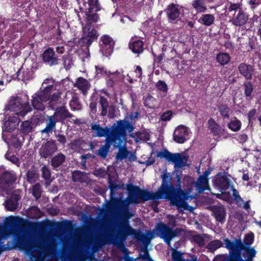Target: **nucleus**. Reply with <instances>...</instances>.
Instances as JSON below:
<instances>
[{
  "mask_svg": "<svg viewBox=\"0 0 261 261\" xmlns=\"http://www.w3.org/2000/svg\"><path fill=\"white\" fill-rule=\"evenodd\" d=\"M165 185L163 184L159 189L158 192L150 193L141 190L137 186L132 185H128L127 189L129 192L128 201L131 203H138L140 202V200L145 201L150 199H167L168 195L162 193L163 190L165 189Z\"/></svg>",
  "mask_w": 261,
  "mask_h": 261,
  "instance_id": "f257e3e1",
  "label": "nucleus"
},
{
  "mask_svg": "<svg viewBox=\"0 0 261 261\" xmlns=\"http://www.w3.org/2000/svg\"><path fill=\"white\" fill-rule=\"evenodd\" d=\"M51 88H54V81L46 79L42 84L41 90L33 96L32 105L35 109L41 111L44 109L47 96Z\"/></svg>",
  "mask_w": 261,
  "mask_h": 261,
  "instance_id": "f03ea898",
  "label": "nucleus"
},
{
  "mask_svg": "<svg viewBox=\"0 0 261 261\" xmlns=\"http://www.w3.org/2000/svg\"><path fill=\"white\" fill-rule=\"evenodd\" d=\"M162 178L163 180V183L162 186L165 185V189L163 190L162 193H165L168 195L167 199L170 200L171 204L178 205V200L181 197L187 198L186 196L189 194L191 191L186 192L181 190L179 187L178 189H175L174 188L168 186V180L170 179V176L167 173H164L162 175Z\"/></svg>",
  "mask_w": 261,
  "mask_h": 261,
  "instance_id": "7ed1b4c3",
  "label": "nucleus"
},
{
  "mask_svg": "<svg viewBox=\"0 0 261 261\" xmlns=\"http://www.w3.org/2000/svg\"><path fill=\"white\" fill-rule=\"evenodd\" d=\"M158 157L165 158L174 164L175 168H181L188 165V157L184 153H171L166 150L157 153Z\"/></svg>",
  "mask_w": 261,
  "mask_h": 261,
  "instance_id": "20e7f679",
  "label": "nucleus"
},
{
  "mask_svg": "<svg viewBox=\"0 0 261 261\" xmlns=\"http://www.w3.org/2000/svg\"><path fill=\"white\" fill-rule=\"evenodd\" d=\"M190 129L184 125L177 126L173 133V139L178 143H184L188 140L191 136Z\"/></svg>",
  "mask_w": 261,
  "mask_h": 261,
  "instance_id": "39448f33",
  "label": "nucleus"
},
{
  "mask_svg": "<svg viewBox=\"0 0 261 261\" xmlns=\"http://www.w3.org/2000/svg\"><path fill=\"white\" fill-rule=\"evenodd\" d=\"M9 109L14 112L16 115L21 116H24L28 112L32 110V108L28 105H22L19 98L10 101Z\"/></svg>",
  "mask_w": 261,
  "mask_h": 261,
  "instance_id": "423d86ee",
  "label": "nucleus"
},
{
  "mask_svg": "<svg viewBox=\"0 0 261 261\" xmlns=\"http://www.w3.org/2000/svg\"><path fill=\"white\" fill-rule=\"evenodd\" d=\"M97 38L96 31L90 24H87L83 28V35L81 38L83 44L89 45Z\"/></svg>",
  "mask_w": 261,
  "mask_h": 261,
  "instance_id": "0eeeda50",
  "label": "nucleus"
},
{
  "mask_svg": "<svg viewBox=\"0 0 261 261\" xmlns=\"http://www.w3.org/2000/svg\"><path fill=\"white\" fill-rule=\"evenodd\" d=\"M215 185L221 189V194H217V197L219 198H222L226 201L229 199V196L226 195V193L223 191L228 189L230 187L229 180L224 177H218L214 181Z\"/></svg>",
  "mask_w": 261,
  "mask_h": 261,
  "instance_id": "6e6552de",
  "label": "nucleus"
},
{
  "mask_svg": "<svg viewBox=\"0 0 261 261\" xmlns=\"http://www.w3.org/2000/svg\"><path fill=\"white\" fill-rule=\"evenodd\" d=\"M185 9L182 7L177 5H169L166 9V13L169 20L170 22H172L176 20L182 15Z\"/></svg>",
  "mask_w": 261,
  "mask_h": 261,
  "instance_id": "1a4fd4ad",
  "label": "nucleus"
},
{
  "mask_svg": "<svg viewBox=\"0 0 261 261\" xmlns=\"http://www.w3.org/2000/svg\"><path fill=\"white\" fill-rule=\"evenodd\" d=\"M101 40L102 42L101 52L103 56L108 57L113 51L114 41L109 36L107 35L102 36Z\"/></svg>",
  "mask_w": 261,
  "mask_h": 261,
  "instance_id": "9d476101",
  "label": "nucleus"
},
{
  "mask_svg": "<svg viewBox=\"0 0 261 261\" xmlns=\"http://www.w3.org/2000/svg\"><path fill=\"white\" fill-rule=\"evenodd\" d=\"M88 8L86 14L89 21L96 22L98 17L96 12L99 10L98 0H88Z\"/></svg>",
  "mask_w": 261,
  "mask_h": 261,
  "instance_id": "9b49d317",
  "label": "nucleus"
},
{
  "mask_svg": "<svg viewBox=\"0 0 261 261\" xmlns=\"http://www.w3.org/2000/svg\"><path fill=\"white\" fill-rule=\"evenodd\" d=\"M157 229L161 237L164 239L165 242L169 245L170 241L175 236V232L163 223L159 224Z\"/></svg>",
  "mask_w": 261,
  "mask_h": 261,
  "instance_id": "f8f14e48",
  "label": "nucleus"
},
{
  "mask_svg": "<svg viewBox=\"0 0 261 261\" xmlns=\"http://www.w3.org/2000/svg\"><path fill=\"white\" fill-rule=\"evenodd\" d=\"M129 48L134 54H140L144 50L143 42L137 37H132L129 42Z\"/></svg>",
  "mask_w": 261,
  "mask_h": 261,
  "instance_id": "ddd939ff",
  "label": "nucleus"
},
{
  "mask_svg": "<svg viewBox=\"0 0 261 261\" xmlns=\"http://www.w3.org/2000/svg\"><path fill=\"white\" fill-rule=\"evenodd\" d=\"M57 150V147L54 142L48 141L43 144L40 150V154L43 158H47Z\"/></svg>",
  "mask_w": 261,
  "mask_h": 261,
  "instance_id": "4468645a",
  "label": "nucleus"
},
{
  "mask_svg": "<svg viewBox=\"0 0 261 261\" xmlns=\"http://www.w3.org/2000/svg\"><path fill=\"white\" fill-rule=\"evenodd\" d=\"M57 84L54 81V88H51L48 92L47 96L46 102L51 107H54L56 106L59 101L60 97V93L57 91V92L53 93L51 96V93L57 89Z\"/></svg>",
  "mask_w": 261,
  "mask_h": 261,
  "instance_id": "2eb2a0df",
  "label": "nucleus"
},
{
  "mask_svg": "<svg viewBox=\"0 0 261 261\" xmlns=\"http://www.w3.org/2000/svg\"><path fill=\"white\" fill-rule=\"evenodd\" d=\"M43 61L50 65L57 64V59L52 48L49 47L42 54Z\"/></svg>",
  "mask_w": 261,
  "mask_h": 261,
  "instance_id": "dca6fc26",
  "label": "nucleus"
},
{
  "mask_svg": "<svg viewBox=\"0 0 261 261\" xmlns=\"http://www.w3.org/2000/svg\"><path fill=\"white\" fill-rule=\"evenodd\" d=\"M19 119L15 116H10L4 123L3 131L12 132L18 126Z\"/></svg>",
  "mask_w": 261,
  "mask_h": 261,
  "instance_id": "f3484780",
  "label": "nucleus"
},
{
  "mask_svg": "<svg viewBox=\"0 0 261 261\" xmlns=\"http://www.w3.org/2000/svg\"><path fill=\"white\" fill-rule=\"evenodd\" d=\"M248 19L247 15L242 10H240L238 14L230 20L235 25L241 26L244 24Z\"/></svg>",
  "mask_w": 261,
  "mask_h": 261,
  "instance_id": "a211bd4d",
  "label": "nucleus"
},
{
  "mask_svg": "<svg viewBox=\"0 0 261 261\" xmlns=\"http://www.w3.org/2000/svg\"><path fill=\"white\" fill-rule=\"evenodd\" d=\"M0 180L5 182H12L15 180V176L12 171H6L4 167H0Z\"/></svg>",
  "mask_w": 261,
  "mask_h": 261,
  "instance_id": "6ab92c4d",
  "label": "nucleus"
},
{
  "mask_svg": "<svg viewBox=\"0 0 261 261\" xmlns=\"http://www.w3.org/2000/svg\"><path fill=\"white\" fill-rule=\"evenodd\" d=\"M208 173H204V174L200 176L197 181L196 183V186L198 189L199 192L203 191L208 189V179L207 176Z\"/></svg>",
  "mask_w": 261,
  "mask_h": 261,
  "instance_id": "aec40b11",
  "label": "nucleus"
},
{
  "mask_svg": "<svg viewBox=\"0 0 261 261\" xmlns=\"http://www.w3.org/2000/svg\"><path fill=\"white\" fill-rule=\"evenodd\" d=\"M214 214L217 221L223 222L226 216V213L224 207L222 206H216L213 208Z\"/></svg>",
  "mask_w": 261,
  "mask_h": 261,
  "instance_id": "412c9836",
  "label": "nucleus"
},
{
  "mask_svg": "<svg viewBox=\"0 0 261 261\" xmlns=\"http://www.w3.org/2000/svg\"><path fill=\"white\" fill-rule=\"evenodd\" d=\"M54 116L56 117V121H62L67 117H70L69 113L66 109L62 107L57 109Z\"/></svg>",
  "mask_w": 261,
  "mask_h": 261,
  "instance_id": "4be33fe9",
  "label": "nucleus"
},
{
  "mask_svg": "<svg viewBox=\"0 0 261 261\" xmlns=\"http://www.w3.org/2000/svg\"><path fill=\"white\" fill-rule=\"evenodd\" d=\"M239 69L240 72L246 79H250L251 78L252 69L251 66L242 63L239 66Z\"/></svg>",
  "mask_w": 261,
  "mask_h": 261,
  "instance_id": "5701e85b",
  "label": "nucleus"
},
{
  "mask_svg": "<svg viewBox=\"0 0 261 261\" xmlns=\"http://www.w3.org/2000/svg\"><path fill=\"white\" fill-rule=\"evenodd\" d=\"M91 128L96 133V136L98 137L107 136L109 133V129L107 127L103 128L97 124H92Z\"/></svg>",
  "mask_w": 261,
  "mask_h": 261,
  "instance_id": "b1692460",
  "label": "nucleus"
},
{
  "mask_svg": "<svg viewBox=\"0 0 261 261\" xmlns=\"http://www.w3.org/2000/svg\"><path fill=\"white\" fill-rule=\"evenodd\" d=\"M215 16L213 14H206L202 15L199 18L198 21L201 24L205 26H210L215 21Z\"/></svg>",
  "mask_w": 261,
  "mask_h": 261,
  "instance_id": "393cba45",
  "label": "nucleus"
},
{
  "mask_svg": "<svg viewBox=\"0 0 261 261\" xmlns=\"http://www.w3.org/2000/svg\"><path fill=\"white\" fill-rule=\"evenodd\" d=\"M74 86L81 90L84 94L89 88L88 81L83 77L78 78Z\"/></svg>",
  "mask_w": 261,
  "mask_h": 261,
  "instance_id": "a878e982",
  "label": "nucleus"
},
{
  "mask_svg": "<svg viewBox=\"0 0 261 261\" xmlns=\"http://www.w3.org/2000/svg\"><path fill=\"white\" fill-rule=\"evenodd\" d=\"M192 6L197 12L202 13L206 10V7L204 4V0H194Z\"/></svg>",
  "mask_w": 261,
  "mask_h": 261,
  "instance_id": "bb28decb",
  "label": "nucleus"
},
{
  "mask_svg": "<svg viewBox=\"0 0 261 261\" xmlns=\"http://www.w3.org/2000/svg\"><path fill=\"white\" fill-rule=\"evenodd\" d=\"M57 121H58L56 120V117L54 115L49 116L48 117V122L47 123L46 127L42 130L41 132L42 133H48L51 132L55 126L56 123Z\"/></svg>",
  "mask_w": 261,
  "mask_h": 261,
  "instance_id": "cd10ccee",
  "label": "nucleus"
},
{
  "mask_svg": "<svg viewBox=\"0 0 261 261\" xmlns=\"http://www.w3.org/2000/svg\"><path fill=\"white\" fill-rule=\"evenodd\" d=\"M117 124L121 130H128L129 132H130L134 129L133 125L125 120L118 121Z\"/></svg>",
  "mask_w": 261,
  "mask_h": 261,
  "instance_id": "c85d7f7f",
  "label": "nucleus"
},
{
  "mask_svg": "<svg viewBox=\"0 0 261 261\" xmlns=\"http://www.w3.org/2000/svg\"><path fill=\"white\" fill-rule=\"evenodd\" d=\"M111 143L109 138L106 139V143L105 146L101 147L98 152V154L102 157L106 158L109 150Z\"/></svg>",
  "mask_w": 261,
  "mask_h": 261,
  "instance_id": "c756f323",
  "label": "nucleus"
},
{
  "mask_svg": "<svg viewBox=\"0 0 261 261\" xmlns=\"http://www.w3.org/2000/svg\"><path fill=\"white\" fill-rule=\"evenodd\" d=\"M228 126L229 129L233 132L239 130L241 127V122L236 118H233L228 123Z\"/></svg>",
  "mask_w": 261,
  "mask_h": 261,
  "instance_id": "7c9ffc66",
  "label": "nucleus"
},
{
  "mask_svg": "<svg viewBox=\"0 0 261 261\" xmlns=\"http://www.w3.org/2000/svg\"><path fill=\"white\" fill-rule=\"evenodd\" d=\"M217 61L221 65H225L230 61V57L228 54L220 53L217 56Z\"/></svg>",
  "mask_w": 261,
  "mask_h": 261,
  "instance_id": "2f4dec72",
  "label": "nucleus"
},
{
  "mask_svg": "<svg viewBox=\"0 0 261 261\" xmlns=\"http://www.w3.org/2000/svg\"><path fill=\"white\" fill-rule=\"evenodd\" d=\"M64 160V155L62 154H59L53 159L51 161L52 165L55 167H57L63 163Z\"/></svg>",
  "mask_w": 261,
  "mask_h": 261,
  "instance_id": "473e14b6",
  "label": "nucleus"
},
{
  "mask_svg": "<svg viewBox=\"0 0 261 261\" xmlns=\"http://www.w3.org/2000/svg\"><path fill=\"white\" fill-rule=\"evenodd\" d=\"M100 103L102 109L101 115L103 116H106L107 114V109L108 108V100L106 98L101 97L100 99Z\"/></svg>",
  "mask_w": 261,
  "mask_h": 261,
  "instance_id": "72a5a7b5",
  "label": "nucleus"
},
{
  "mask_svg": "<svg viewBox=\"0 0 261 261\" xmlns=\"http://www.w3.org/2000/svg\"><path fill=\"white\" fill-rule=\"evenodd\" d=\"M32 130L31 122L29 121H24L21 125V130L24 134L30 132Z\"/></svg>",
  "mask_w": 261,
  "mask_h": 261,
  "instance_id": "f704fd0d",
  "label": "nucleus"
},
{
  "mask_svg": "<svg viewBox=\"0 0 261 261\" xmlns=\"http://www.w3.org/2000/svg\"><path fill=\"white\" fill-rule=\"evenodd\" d=\"M221 246V242L218 240H215L210 242L207 245V248L211 250H215Z\"/></svg>",
  "mask_w": 261,
  "mask_h": 261,
  "instance_id": "c9c22d12",
  "label": "nucleus"
},
{
  "mask_svg": "<svg viewBox=\"0 0 261 261\" xmlns=\"http://www.w3.org/2000/svg\"><path fill=\"white\" fill-rule=\"evenodd\" d=\"M38 176L36 172L34 170H30L28 172L27 178L28 180L30 182H34L38 178Z\"/></svg>",
  "mask_w": 261,
  "mask_h": 261,
  "instance_id": "e433bc0d",
  "label": "nucleus"
},
{
  "mask_svg": "<svg viewBox=\"0 0 261 261\" xmlns=\"http://www.w3.org/2000/svg\"><path fill=\"white\" fill-rule=\"evenodd\" d=\"M71 108L74 110H79L81 109V106L76 97H73L69 103Z\"/></svg>",
  "mask_w": 261,
  "mask_h": 261,
  "instance_id": "4c0bfd02",
  "label": "nucleus"
},
{
  "mask_svg": "<svg viewBox=\"0 0 261 261\" xmlns=\"http://www.w3.org/2000/svg\"><path fill=\"white\" fill-rule=\"evenodd\" d=\"M129 152L126 148H120L119 152L116 156L117 160H123L128 156Z\"/></svg>",
  "mask_w": 261,
  "mask_h": 261,
  "instance_id": "58836bf2",
  "label": "nucleus"
},
{
  "mask_svg": "<svg viewBox=\"0 0 261 261\" xmlns=\"http://www.w3.org/2000/svg\"><path fill=\"white\" fill-rule=\"evenodd\" d=\"M241 5L239 3L233 4L230 3L226 7V9L228 12H231L232 11H237L238 10H241Z\"/></svg>",
  "mask_w": 261,
  "mask_h": 261,
  "instance_id": "ea45409f",
  "label": "nucleus"
},
{
  "mask_svg": "<svg viewBox=\"0 0 261 261\" xmlns=\"http://www.w3.org/2000/svg\"><path fill=\"white\" fill-rule=\"evenodd\" d=\"M219 112L224 118H228L229 116V109L226 106H221L219 109Z\"/></svg>",
  "mask_w": 261,
  "mask_h": 261,
  "instance_id": "a19ab883",
  "label": "nucleus"
},
{
  "mask_svg": "<svg viewBox=\"0 0 261 261\" xmlns=\"http://www.w3.org/2000/svg\"><path fill=\"white\" fill-rule=\"evenodd\" d=\"M225 247L231 251L235 250L238 248L237 242L234 243L230 242L227 239L224 240Z\"/></svg>",
  "mask_w": 261,
  "mask_h": 261,
  "instance_id": "79ce46f5",
  "label": "nucleus"
},
{
  "mask_svg": "<svg viewBox=\"0 0 261 261\" xmlns=\"http://www.w3.org/2000/svg\"><path fill=\"white\" fill-rule=\"evenodd\" d=\"M156 86L159 90L164 92L168 91V86L164 81H159L156 83Z\"/></svg>",
  "mask_w": 261,
  "mask_h": 261,
  "instance_id": "37998d69",
  "label": "nucleus"
},
{
  "mask_svg": "<svg viewBox=\"0 0 261 261\" xmlns=\"http://www.w3.org/2000/svg\"><path fill=\"white\" fill-rule=\"evenodd\" d=\"M245 86V94L246 96H250L253 87L252 85L249 82H247L244 85Z\"/></svg>",
  "mask_w": 261,
  "mask_h": 261,
  "instance_id": "c03bdc74",
  "label": "nucleus"
},
{
  "mask_svg": "<svg viewBox=\"0 0 261 261\" xmlns=\"http://www.w3.org/2000/svg\"><path fill=\"white\" fill-rule=\"evenodd\" d=\"M6 206L7 210L13 211L16 208L17 204L15 202H13L12 200H8L6 203Z\"/></svg>",
  "mask_w": 261,
  "mask_h": 261,
  "instance_id": "a18cd8bd",
  "label": "nucleus"
},
{
  "mask_svg": "<svg viewBox=\"0 0 261 261\" xmlns=\"http://www.w3.org/2000/svg\"><path fill=\"white\" fill-rule=\"evenodd\" d=\"M254 240V235L252 233H248L246 235L244 243L247 245L251 244Z\"/></svg>",
  "mask_w": 261,
  "mask_h": 261,
  "instance_id": "49530a36",
  "label": "nucleus"
},
{
  "mask_svg": "<svg viewBox=\"0 0 261 261\" xmlns=\"http://www.w3.org/2000/svg\"><path fill=\"white\" fill-rule=\"evenodd\" d=\"M6 158L11 161L12 163L15 164L19 166V162L17 158L14 155H11L10 153H7L6 154Z\"/></svg>",
  "mask_w": 261,
  "mask_h": 261,
  "instance_id": "de8ad7c7",
  "label": "nucleus"
},
{
  "mask_svg": "<svg viewBox=\"0 0 261 261\" xmlns=\"http://www.w3.org/2000/svg\"><path fill=\"white\" fill-rule=\"evenodd\" d=\"M172 115V114L171 111H167L162 115L161 120L162 121L170 120L171 118Z\"/></svg>",
  "mask_w": 261,
  "mask_h": 261,
  "instance_id": "09e8293b",
  "label": "nucleus"
},
{
  "mask_svg": "<svg viewBox=\"0 0 261 261\" xmlns=\"http://www.w3.org/2000/svg\"><path fill=\"white\" fill-rule=\"evenodd\" d=\"M42 176L45 179H48L50 176L49 169L46 166H44L42 168Z\"/></svg>",
  "mask_w": 261,
  "mask_h": 261,
  "instance_id": "8fccbe9b",
  "label": "nucleus"
},
{
  "mask_svg": "<svg viewBox=\"0 0 261 261\" xmlns=\"http://www.w3.org/2000/svg\"><path fill=\"white\" fill-rule=\"evenodd\" d=\"M96 75L98 76L107 74V71L102 67L95 66Z\"/></svg>",
  "mask_w": 261,
  "mask_h": 261,
  "instance_id": "3c124183",
  "label": "nucleus"
},
{
  "mask_svg": "<svg viewBox=\"0 0 261 261\" xmlns=\"http://www.w3.org/2000/svg\"><path fill=\"white\" fill-rule=\"evenodd\" d=\"M246 251L248 255V258L249 259H251L253 257L255 256L256 251L253 248H249L247 249Z\"/></svg>",
  "mask_w": 261,
  "mask_h": 261,
  "instance_id": "603ef678",
  "label": "nucleus"
},
{
  "mask_svg": "<svg viewBox=\"0 0 261 261\" xmlns=\"http://www.w3.org/2000/svg\"><path fill=\"white\" fill-rule=\"evenodd\" d=\"M33 194L36 198L39 197L40 195V189L38 185H35L33 188Z\"/></svg>",
  "mask_w": 261,
  "mask_h": 261,
  "instance_id": "864d4df0",
  "label": "nucleus"
},
{
  "mask_svg": "<svg viewBox=\"0 0 261 261\" xmlns=\"http://www.w3.org/2000/svg\"><path fill=\"white\" fill-rule=\"evenodd\" d=\"M260 4L261 0H250L249 2V4L251 6L252 9H254Z\"/></svg>",
  "mask_w": 261,
  "mask_h": 261,
  "instance_id": "5fc2aeb1",
  "label": "nucleus"
},
{
  "mask_svg": "<svg viewBox=\"0 0 261 261\" xmlns=\"http://www.w3.org/2000/svg\"><path fill=\"white\" fill-rule=\"evenodd\" d=\"M33 77V73L32 71L29 70L26 71L23 73V80L24 81H28L30 79H32Z\"/></svg>",
  "mask_w": 261,
  "mask_h": 261,
  "instance_id": "6e6d98bb",
  "label": "nucleus"
},
{
  "mask_svg": "<svg viewBox=\"0 0 261 261\" xmlns=\"http://www.w3.org/2000/svg\"><path fill=\"white\" fill-rule=\"evenodd\" d=\"M82 172L79 171H74L72 173V179L74 181L81 180Z\"/></svg>",
  "mask_w": 261,
  "mask_h": 261,
  "instance_id": "4d7b16f0",
  "label": "nucleus"
},
{
  "mask_svg": "<svg viewBox=\"0 0 261 261\" xmlns=\"http://www.w3.org/2000/svg\"><path fill=\"white\" fill-rule=\"evenodd\" d=\"M194 239L199 246H202L204 245L203 240L200 236H195Z\"/></svg>",
  "mask_w": 261,
  "mask_h": 261,
  "instance_id": "13d9d810",
  "label": "nucleus"
},
{
  "mask_svg": "<svg viewBox=\"0 0 261 261\" xmlns=\"http://www.w3.org/2000/svg\"><path fill=\"white\" fill-rule=\"evenodd\" d=\"M139 137L143 141L148 140L149 138L148 134L145 133H140Z\"/></svg>",
  "mask_w": 261,
  "mask_h": 261,
  "instance_id": "bf43d9fd",
  "label": "nucleus"
},
{
  "mask_svg": "<svg viewBox=\"0 0 261 261\" xmlns=\"http://www.w3.org/2000/svg\"><path fill=\"white\" fill-rule=\"evenodd\" d=\"M208 125L212 129H216L217 127V124L215 122V121L213 119H210L208 121Z\"/></svg>",
  "mask_w": 261,
  "mask_h": 261,
  "instance_id": "052dcab7",
  "label": "nucleus"
},
{
  "mask_svg": "<svg viewBox=\"0 0 261 261\" xmlns=\"http://www.w3.org/2000/svg\"><path fill=\"white\" fill-rule=\"evenodd\" d=\"M135 73H136V76L140 77L142 75V68L140 66H137L135 70Z\"/></svg>",
  "mask_w": 261,
  "mask_h": 261,
  "instance_id": "680f3d73",
  "label": "nucleus"
},
{
  "mask_svg": "<svg viewBox=\"0 0 261 261\" xmlns=\"http://www.w3.org/2000/svg\"><path fill=\"white\" fill-rule=\"evenodd\" d=\"M231 189L232 190V194L234 197V200H236L237 198H238L240 196L239 192L238 191L233 188V187H231Z\"/></svg>",
  "mask_w": 261,
  "mask_h": 261,
  "instance_id": "e2e57ef3",
  "label": "nucleus"
},
{
  "mask_svg": "<svg viewBox=\"0 0 261 261\" xmlns=\"http://www.w3.org/2000/svg\"><path fill=\"white\" fill-rule=\"evenodd\" d=\"M91 112L95 114L96 112V104L95 102H91L90 105Z\"/></svg>",
  "mask_w": 261,
  "mask_h": 261,
  "instance_id": "0e129e2a",
  "label": "nucleus"
},
{
  "mask_svg": "<svg viewBox=\"0 0 261 261\" xmlns=\"http://www.w3.org/2000/svg\"><path fill=\"white\" fill-rule=\"evenodd\" d=\"M58 140L62 144H64L66 142L65 136L62 135H58L57 136Z\"/></svg>",
  "mask_w": 261,
  "mask_h": 261,
  "instance_id": "69168bd1",
  "label": "nucleus"
},
{
  "mask_svg": "<svg viewBox=\"0 0 261 261\" xmlns=\"http://www.w3.org/2000/svg\"><path fill=\"white\" fill-rule=\"evenodd\" d=\"M167 218H168V219H169V220L170 221V224L171 225H175V217L173 216L169 215V216H168Z\"/></svg>",
  "mask_w": 261,
  "mask_h": 261,
  "instance_id": "338daca9",
  "label": "nucleus"
},
{
  "mask_svg": "<svg viewBox=\"0 0 261 261\" xmlns=\"http://www.w3.org/2000/svg\"><path fill=\"white\" fill-rule=\"evenodd\" d=\"M255 113H256V111L255 109H252L251 111H250L249 112V113L248 114V118H249V120H250L254 116Z\"/></svg>",
  "mask_w": 261,
  "mask_h": 261,
  "instance_id": "774afa93",
  "label": "nucleus"
}]
</instances>
